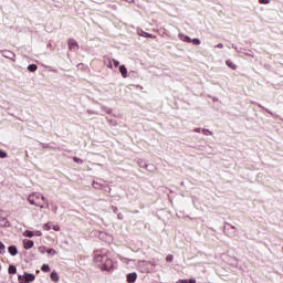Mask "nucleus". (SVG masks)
<instances>
[{"label":"nucleus","mask_w":283,"mask_h":283,"mask_svg":"<svg viewBox=\"0 0 283 283\" xmlns=\"http://www.w3.org/2000/svg\"><path fill=\"white\" fill-rule=\"evenodd\" d=\"M94 263L102 271H114V261L107 254L96 251L94 255Z\"/></svg>","instance_id":"obj_1"},{"label":"nucleus","mask_w":283,"mask_h":283,"mask_svg":"<svg viewBox=\"0 0 283 283\" xmlns=\"http://www.w3.org/2000/svg\"><path fill=\"white\" fill-rule=\"evenodd\" d=\"M28 202L40 209H50V201L41 192H33L28 196Z\"/></svg>","instance_id":"obj_2"},{"label":"nucleus","mask_w":283,"mask_h":283,"mask_svg":"<svg viewBox=\"0 0 283 283\" xmlns=\"http://www.w3.org/2000/svg\"><path fill=\"white\" fill-rule=\"evenodd\" d=\"M1 54L4 59H9L10 61H13V63H14V61H17L15 60L17 55L10 50H2Z\"/></svg>","instance_id":"obj_3"},{"label":"nucleus","mask_w":283,"mask_h":283,"mask_svg":"<svg viewBox=\"0 0 283 283\" xmlns=\"http://www.w3.org/2000/svg\"><path fill=\"white\" fill-rule=\"evenodd\" d=\"M137 34H138L139 36H144V39H157L156 35H154V34H151V33H148V32H145V31H143V30H138V31H137Z\"/></svg>","instance_id":"obj_4"},{"label":"nucleus","mask_w":283,"mask_h":283,"mask_svg":"<svg viewBox=\"0 0 283 283\" xmlns=\"http://www.w3.org/2000/svg\"><path fill=\"white\" fill-rule=\"evenodd\" d=\"M69 48L73 50V52H76L78 50V42L74 39H69Z\"/></svg>","instance_id":"obj_5"},{"label":"nucleus","mask_w":283,"mask_h":283,"mask_svg":"<svg viewBox=\"0 0 283 283\" xmlns=\"http://www.w3.org/2000/svg\"><path fill=\"white\" fill-rule=\"evenodd\" d=\"M136 280H138V274H136V272H132L126 275V281L128 283H134Z\"/></svg>","instance_id":"obj_6"},{"label":"nucleus","mask_w":283,"mask_h":283,"mask_svg":"<svg viewBox=\"0 0 283 283\" xmlns=\"http://www.w3.org/2000/svg\"><path fill=\"white\" fill-rule=\"evenodd\" d=\"M23 247H24V249L30 250V249H32V247H34V241L29 240V239H24L23 240Z\"/></svg>","instance_id":"obj_7"},{"label":"nucleus","mask_w":283,"mask_h":283,"mask_svg":"<svg viewBox=\"0 0 283 283\" xmlns=\"http://www.w3.org/2000/svg\"><path fill=\"white\" fill-rule=\"evenodd\" d=\"M119 73L122 74L123 78H127V76H129L127 74V67L125 65H119Z\"/></svg>","instance_id":"obj_8"},{"label":"nucleus","mask_w":283,"mask_h":283,"mask_svg":"<svg viewBox=\"0 0 283 283\" xmlns=\"http://www.w3.org/2000/svg\"><path fill=\"white\" fill-rule=\"evenodd\" d=\"M8 252L10 253V255L14 256L19 253V250L17 249V245H10L8 248Z\"/></svg>","instance_id":"obj_9"},{"label":"nucleus","mask_w":283,"mask_h":283,"mask_svg":"<svg viewBox=\"0 0 283 283\" xmlns=\"http://www.w3.org/2000/svg\"><path fill=\"white\" fill-rule=\"evenodd\" d=\"M178 38L180 39V41H184V43H191V39L189 38V35H185L184 33H179Z\"/></svg>","instance_id":"obj_10"},{"label":"nucleus","mask_w":283,"mask_h":283,"mask_svg":"<svg viewBox=\"0 0 283 283\" xmlns=\"http://www.w3.org/2000/svg\"><path fill=\"white\" fill-rule=\"evenodd\" d=\"M112 61H113L112 57L104 56V65H106V67H108L109 70H112L113 67Z\"/></svg>","instance_id":"obj_11"},{"label":"nucleus","mask_w":283,"mask_h":283,"mask_svg":"<svg viewBox=\"0 0 283 283\" xmlns=\"http://www.w3.org/2000/svg\"><path fill=\"white\" fill-rule=\"evenodd\" d=\"M137 165L142 169H148V167H149V165H147V163L145 160H143V159H137Z\"/></svg>","instance_id":"obj_12"},{"label":"nucleus","mask_w":283,"mask_h":283,"mask_svg":"<svg viewBox=\"0 0 283 283\" xmlns=\"http://www.w3.org/2000/svg\"><path fill=\"white\" fill-rule=\"evenodd\" d=\"M22 277L24 280H28L29 282H34V280L36 279V276H34V274H30V273H24V275H22Z\"/></svg>","instance_id":"obj_13"},{"label":"nucleus","mask_w":283,"mask_h":283,"mask_svg":"<svg viewBox=\"0 0 283 283\" xmlns=\"http://www.w3.org/2000/svg\"><path fill=\"white\" fill-rule=\"evenodd\" d=\"M226 65L230 67V70H238V65H235L231 60H227Z\"/></svg>","instance_id":"obj_14"},{"label":"nucleus","mask_w":283,"mask_h":283,"mask_svg":"<svg viewBox=\"0 0 283 283\" xmlns=\"http://www.w3.org/2000/svg\"><path fill=\"white\" fill-rule=\"evenodd\" d=\"M51 280H52V282H59V273L53 271L51 273Z\"/></svg>","instance_id":"obj_15"},{"label":"nucleus","mask_w":283,"mask_h":283,"mask_svg":"<svg viewBox=\"0 0 283 283\" xmlns=\"http://www.w3.org/2000/svg\"><path fill=\"white\" fill-rule=\"evenodd\" d=\"M23 235L25 238H34V232L33 231H30V230H25Z\"/></svg>","instance_id":"obj_16"},{"label":"nucleus","mask_w":283,"mask_h":283,"mask_svg":"<svg viewBox=\"0 0 283 283\" xmlns=\"http://www.w3.org/2000/svg\"><path fill=\"white\" fill-rule=\"evenodd\" d=\"M10 275H14V273H17V266L14 265H10L9 269H8Z\"/></svg>","instance_id":"obj_17"},{"label":"nucleus","mask_w":283,"mask_h":283,"mask_svg":"<svg viewBox=\"0 0 283 283\" xmlns=\"http://www.w3.org/2000/svg\"><path fill=\"white\" fill-rule=\"evenodd\" d=\"M36 70H38L36 64H30V65L28 66V71H29V72H36Z\"/></svg>","instance_id":"obj_18"},{"label":"nucleus","mask_w":283,"mask_h":283,"mask_svg":"<svg viewBox=\"0 0 283 283\" xmlns=\"http://www.w3.org/2000/svg\"><path fill=\"white\" fill-rule=\"evenodd\" d=\"M6 254V244H3V242L0 241V255Z\"/></svg>","instance_id":"obj_19"},{"label":"nucleus","mask_w":283,"mask_h":283,"mask_svg":"<svg viewBox=\"0 0 283 283\" xmlns=\"http://www.w3.org/2000/svg\"><path fill=\"white\" fill-rule=\"evenodd\" d=\"M46 253L49 254V255H51L52 258H54V255H56V250H54V249H46Z\"/></svg>","instance_id":"obj_20"},{"label":"nucleus","mask_w":283,"mask_h":283,"mask_svg":"<svg viewBox=\"0 0 283 283\" xmlns=\"http://www.w3.org/2000/svg\"><path fill=\"white\" fill-rule=\"evenodd\" d=\"M41 271H43V273H50V265L49 264H43L41 268Z\"/></svg>","instance_id":"obj_21"},{"label":"nucleus","mask_w":283,"mask_h":283,"mask_svg":"<svg viewBox=\"0 0 283 283\" xmlns=\"http://www.w3.org/2000/svg\"><path fill=\"white\" fill-rule=\"evenodd\" d=\"M179 283H196V279H182V280H179Z\"/></svg>","instance_id":"obj_22"},{"label":"nucleus","mask_w":283,"mask_h":283,"mask_svg":"<svg viewBox=\"0 0 283 283\" xmlns=\"http://www.w3.org/2000/svg\"><path fill=\"white\" fill-rule=\"evenodd\" d=\"M202 134L205 135V136H213V132H211V130H209V129H207V128H203L202 129Z\"/></svg>","instance_id":"obj_23"},{"label":"nucleus","mask_w":283,"mask_h":283,"mask_svg":"<svg viewBox=\"0 0 283 283\" xmlns=\"http://www.w3.org/2000/svg\"><path fill=\"white\" fill-rule=\"evenodd\" d=\"M38 251H39V253H42V255H43V254L48 253V248L46 247H40L38 249Z\"/></svg>","instance_id":"obj_24"},{"label":"nucleus","mask_w":283,"mask_h":283,"mask_svg":"<svg viewBox=\"0 0 283 283\" xmlns=\"http://www.w3.org/2000/svg\"><path fill=\"white\" fill-rule=\"evenodd\" d=\"M103 187H104L103 185H101V184H98V182H96V181L93 182V188H94V189H101V190H102Z\"/></svg>","instance_id":"obj_25"},{"label":"nucleus","mask_w":283,"mask_h":283,"mask_svg":"<svg viewBox=\"0 0 283 283\" xmlns=\"http://www.w3.org/2000/svg\"><path fill=\"white\" fill-rule=\"evenodd\" d=\"M18 280H19L20 283H30L29 280L23 279V275H19V276H18Z\"/></svg>","instance_id":"obj_26"},{"label":"nucleus","mask_w":283,"mask_h":283,"mask_svg":"<svg viewBox=\"0 0 283 283\" xmlns=\"http://www.w3.org/2000/svg\"><path fill=\"white\" fill-rule=\"evenodd\" d=\"M243 54H245V56H251L252 59L255 56V54L251 50H249L248 52H243Z\"/></svg>","instance_id":"obj_27"},{"label":"nucleus","mask_w":283,"mask_h":283,"mask_svg":"<svg viewBox=\"0 0 283 283\" xmlns=\"http://www.w3.org/2000/svg\"><path fill=\"white\" fill-rule=\"evenodd\" d=\"M191 43H193V45H200L201 42H200V39L195 38L191 40Z\"/></svg>","instance_id":"obj_28"},{"label":"nucleus","mask_w":283,"mask_h":283,"mask_svg":"<svg viewBox=\"0 0 283 283\" xmlns=\"http://www.w3.org/2000/svg\"><path fill=\"white\" fill-rule=\"evenodd\" d=\"M102 191H105L106 193H112V188L107 187V186H104Z\"/></svg>","instance_id":"obj_29"},{"label":"nucleus","mask_w":283,"mask_h":283,"mask_svg":"<svg viewBox=\"0 0 283 283\" xmlns=\"http://www.w3.org/2000/svg\"><path fill=\"white\" fill-rule=\"evenodd\" d=\"M73 160H74V163H77V165H83V159H81L78 157H74Z\"/></svg>","instance_id":"obj_30"},{"label":"nucleus","mask_w":283,"mask_h":283,"mask_svg":"<svg viewBox=\"0 0 283 283\" xmlns=\"http://www.w3.org/2000/svg\"><path fill=\"white\" fill-rule=\"evenodd\" d=\"M43 229L44 231H50V229H52V226L50 223H44Z\"/></svg>","instance_id":"obj_31"},{"label":"nucleus","mask_w":283,"mask_h":283,"mask_svg":"<svg viewBox=\"0 0 283 283\" xmlns=\"http://www.w3.org/2000/svg\"><path fill=\"white\" fill-rule=\"evenodd\" d=\"M166 262H174V255L168 254V255L166 256Z\"/></svg>","instance_id":"obj_32"},{"label":"nucleus","mask_w":283,"mask_h":283,"mask_svg":"<svg viewBox=\"0 0 283 283\" xmlns=\"http://www.w3.org/2000/svg\"><path fill=\"white\" fill-rule=\"evenodd\" d=\"M112 63L114 65V67H118V65H120V62H118V60H112Z\"/></svg>","instance_id":"obj_33"},{"label":"nucleus","mask_w":283,"mask_h":283,"mask_svg":"<svg viewBox=\"0 0 283 283\" xmlns=\"http://www.w3.org/2000/svg\"><path fill=\"white\" fill-rule=\"evenodd\" d=\"M0 158H8V153L0 150Z\"/></svg>","instance_id":"obj_34"},{"label":"nucleus","mask_w":283,"mask_h":283,"mask_svg":"<svg viewBox=\"0 0 283 283\" xmlns=\"http://www.w3.org/2000/svg\"><path fill=\"white\" fill-rule=\"evenodd\" d=\"M33 235H36L38 238H41L43 235V233L39 230L33 232Z\"/></svg>","instance_id":"obj_35"},{"label":"nucleus","mask_w":283,"mask_h":283,"mask_svg":"<svg viewBox=\"0 0 283 283\" xmlns=\"http://www.w3.org/2000/svg\"><path fill=\"white\" fill-rule=\"evenodd\" d=\"M260 3H263L264 6H269L271 3V0H259Z\"/></svg>","instance_id":"obj_36"},{"label":"nucleus","mask_w":283,"mask_h":283,"mask_svg":"<svg viewBox=\"0 0 283 283\" xmlns=\"http://www.w3.org/2000/svg\"><path fill=\"white\" fill-rule=\"evenodd\" d=\"M53 231H61V227H59V226H53Z\"/></svg>","instance_id":"obj_37"},{"label":"nucleus","mask_w":283,"mask_h":283,"mask_svg":"<svg viewBox=\"0 0 283 283\" xmlns=\"http://www.w3.org/2000/svg\"><path fill=\"white\" fill-rule=\"evenodd\" d=\"M117 218H118V220H123L125 217L123 216V213L119 212V213L117 214Z\"/></svg>","instance_id":"obj_38"},{"label":"nucleus","mask_w":283,"mask_h":283,"mask_svg":"<svg viewBox=\"0 0 283 283\" xmlns=\"http://www.w3.org/2000/svg\"><path fill=\"white\" fill-rule=\"evenodd\" d=\"M216 48H219L220 50H222V48H224V44L219 43V44L216 45Z\"/></svg>","instance_id":"obj_39"},{"label":"nucleus","mask_w":283,"mask_h":283,"mask_svg":"<svg viewBox=\"0 0 283 283\" xmlns=\"http://www.w3.org/2000/svg\"><path fill=\"white\" fill-rule=\"evenodd\" d=\"M112 209L115 213H118V208L116 206H113Z\"/></svg>","instance_id":"obj_40"},{"label":"nucleus","mask_w":283,"mask_h":283,"mask_svg":"<svg viewBox=\"0 0 283 283\" xmlns=\"http://www.w3.org/2000/svg\"><path fill=\"white\" fill-rule=\"evenodd\" d=\"M195 132H196V134H200V132H202V129L201 128H195Z\"/></svg>","instance_id":"obj_41"},{"label":"nucleus","mask_w":283,"mask_h":283,"mask_svg":"<svg viewBox=\"0 0 283 283\" xmlns=\"http://www.w3.org/2000/svg\"><path fill=\"white\" fill-rule=\"evenodd\" d=\"M0 220H3V210L0 209Z\"/></svg>","instance_id":"obj_42"},{"label":"nucleus","mask_w":283,"mask_h":283,"mask_svg":"<svg viewBox=\"0 0 283 283\" xmlns=\"http://www.w3.org/2000/svg\"><path fill=\"white\" fill-rule=\"evenodd\" d=\"M229 227H231V229H234V230L237 229L235 226L233 224H229Z\"/></svg>","instance_id":"obj_43"},{"label":"nucleus","mask_w":283,"mask_h":283,"mask_svg":"<svg viewBox=\"0 0 283 283\" xmlns=\"http://www.w3.org/2000/svg\"><path fill=\"white\" fill-rule=\"evenodd\" d=\"M128 3H134V0H126Z\"/></svg>","instance_id":"obj_44"},{"label":"nucleus","mask_w":283,"mask_h":283,"mask_svg":"<svg viewBox=\"0 0 283 283\" xmlns=\"http://www.w3.org/2000/svg\"><path fill=\"white\" fill-rule=\"evenodd\" d=\"M234 48V50H238V46H233Z\"/></svg>","instance_id":"obj_45"}]
</instances>
